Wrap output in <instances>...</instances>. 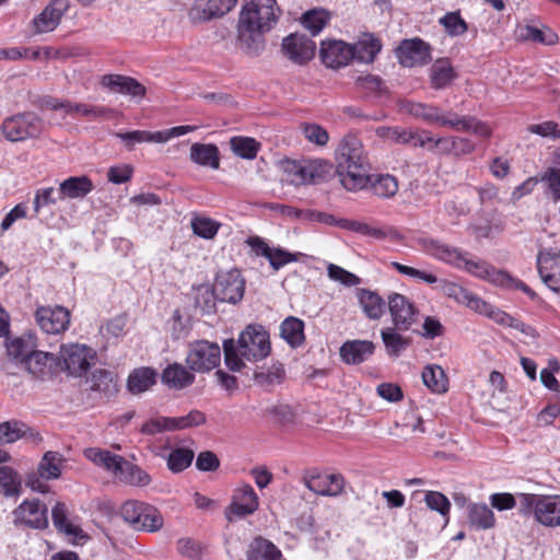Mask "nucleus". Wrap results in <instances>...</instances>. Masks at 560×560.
Listing matches in <instances>:
<instances>
[{
    "label": "nucleus",
    "mask_w": 560,
    "mask_h": 560,
    "mask_svg": "<svg viewBox=\"0 0 560 560\" xmlns=\"http://www.w3.org/2000/svg\"><path fill=\"white\" fill-rule=\"evenodd\" d=\"M281 14L276 0H252L242 7L237 21V42L249 55H259L266 46L265 34L278 23Z\"/></svg>",
    "instance_id": "nucleus-1"
},
{
    "label": "nucleus",
    "mask_w": 560,
    "mask_h": 560,
    "mask_svg": "<svg viewBox=\"0 0 560 560\" xmlns=\"http://www.w3.org/2000/svg\"><path fill=\"white\" fill-rule=\"evenodd\" d=\"M336 160L340 183L347 190L357 191L368 187L371 166L368 153L358 137H343L337 149Z\"/></svg>",
    "instance_id": "nucleus-2"
},
{
    "label": "nucleus",
    "mask_w": 560,
    "mask_h": 560,
    "mask_svg": "<svg viewBox=\"0 0 560 560\" xmlns=\"http://www.w3.org/2000/svg\"><path fill=\"white\" fill-rule=\"evenodd\" d=\"M270 351L269 334L260 325H248L241 332L237 345L233 339L223 342L224 362L233 372H240L245 366L243 359L256 362L267 358Z\"/></svg>",
    "instance_id": "nucleus-3"
},
{
    "label": "nucleus",
    "mask_w": 560,
    "mask_h": 560,
    "mask_svg": "<svg viewBox=\"0 0 560 560\" xmlns=\"http://www.w3.org/2000/svg\"><path fill=\"white\" fill-rule=\"evenodd\" d=\"M282 165L289 182L295 186L325 182L332 170V165L322 159L285 160Z\"/></svg>",
    "instance_id": "nucleus-4"
},
{
    "label": "nucleus",
    "mask_w": 560,
    "mask_h": 560,
    "mask_svg": "<svg viewBox=\"0 0 560 560\" xmlns=\"http://www.w3.org/2000/svg\"><path fill=\"white\" fill-rule=\"evenodd\" d=\"M221 361V348L217 342L195 340L188 343L186 364L195 373H208Z\"/></svg>",
    "instance_id": "nucleus-5"
},
{
    "label": "nucleus",
    "mask_w": 560,
    "mask_h": 560,
    "mask_svg": "<svg viewBox=\"0 0 560 560\" xmlns=\"http://www.w3.org/2000/svg\"><path fill=\"white\" fill-rule=\"evenodd\" d=\"M0 130L8 141L19 142L38 137L43 131V120L33 113L7 117Z\"/></svg>",
    "instance_id": "nucleus-6"
},
{
    "label": "nucleus",
    "mask_w": 560,
    "mask_h": 560,
    "mask_svg": "<svg viewBox=\"0 0 560 560\" xmlns=\"http://www.w3.org/2000/svg\"><path fill=\"white\" fill-rule=\"evenodd\" d=\"M302 482L310 491L322 497H337L345 489L342 475L320 472L317 468L304 470Z\"/></svg>",
    "instance_id": "nucleus-7"
},
{
    "label": "nucleus",
    "mask_w": 560,
    "mask_h": 560,
    "mask_svg": "<svg viewBox=\"0 0 560 560\" xmlns=\"http://www.w3.org/2000/svg\"><path fill=\"white\" fill-rule=\"evenodd\" d=\"M245 292V280L240 270L233 269L218 275L209 296H214L221 302L236 304L243 299Z\"/></svg>",
    "instance_id": "nucleus-8"
},
{
    "label": "nucleus",
    "mask_w": 560,
    "mask_h": 560,
    "mask_svg": "<svg viewBox=\"0 0 560 560\" xmlns=\"http://www.w3.org/2000/svg\"><path fill=\"white\" fill-rule=\"evenodd\" d=\"M13 516L16 525H24L34 529H45L49 524L48 509L38 499L24 500L15 508Z\"/></svg>",
    "instance_id": "nucleus-9"
},
{
    "label": "nucleus",
    "mask_w": 560,
    "mask_h": 560,
    "mask_svg": "<svg viewBox=\"0 0 560 560\" xmlns=\"http://www.w3.org/2000/svg\"><path fill=\"white\" fill-rule=\"evenodd\" d=\"M259 508V498L253 487L245 483L235 489L230 505L225 509V517L233 522L234 517L242 518L254 514Z\"/></svg>",
    "instance_id": "nucleus-10"
},
{
    "label": "nucleus",
    "mask_w": 560,
    "mask_h": 560,
    "mask_svg": "<svg viewBox=\"0 0 560 560\" xmlns=\"http://www.w3.org/2000/svg\"><path fill=\"white\" fill-rule=\"evenodd\" d=\"M60 357L69 374L81 376L89 371L95 352L84 345L71 343L61 347Z\"/></svg>",
    "instance_id": "nucleus-11"
},
{
    "label": "nucleus",
    "mask_w": 560,
    "mask_h": 560,
    "mask_svg": "<svg viewBox=\"0 0 560 560\" xmlns=\"http://www.w3.org/2000/svg\"><path fill=\"white\" fill-rule=\"evenodd\" d=\"M316 44L304 34L292 33L282 39L281 50L295 65H305L315 56Z\"/></svg>",
    "instance_id": "nucleus-12"
},
{
    "label": "nucleus",
    "mask_w": 560,
    "mask_h": 560,
    "mask_svg": "<svg viewBox=\"0 0 560 560\" xmlns=\"http://www.w3.org/2000/svg\"><path fill=\"white\" fill-rule=\"evenodd\" d=\"M396 57L402 67L423 66L431 60V47L418 37L404 39L396 49Z\"/></svg>",
    "instance_id": "nucleus-13"
},
{
    "label": "nucleus",
    "mask_w": 560,
    "mask_h": 560,
    "mask_svg": "<svg viewBox=\"0 0 560 560\" xmlns=\"http://www.w3.org/2000/svg\"><path fill=\"white\" fill-rule=\"evenodd\" d=\"M69 8V0H51L44 10L32 20L33 33L43 34L55 31L61 23Z\"/></svg>",
    "instance_id": "nucleus-14"
},
{
    "label": "nucleus",
    "mask_w": 560,
    "mask_h": 560,
    "mask_svg": "<svg viewBox=\"0 0 560 560\" xmlns=\"http://www.w3.org/2000/svg\"><path fill=\"white\" fill-rule=\"evenodd\" d=\"M388 310L398 330H408L416 323L419 314L415 304L399 293L388 295Z\"/></svg>",
    "instance_id": "nucleus-15"
},
{
    "label": "nucleus",
    "mask_w": 560,
    "mask_h": 560,
    "mask_svg": "<svg viewBox=\"0 0 560 560\" xmlns=\"http://www.w3.org/2000/svg\"><path fill=\"white\" fill-rule=\"evenodd\" d=\"M537 269L542 282L560 293V250L548 248L537 255Z\"/></svg>",
    "instance_id": "nucleus-16"
},
{
    "label": "nucleus",
    "mask_w": 560,
    "mask_h": 560,
    "mask_svg": "<svg viewBox=\"0 0 560 560\" xmlns=\"http://www.w3.org/2000/svg\"><path fill=\"white\" fill-rule=\"evenodd\" d=\"M35 319L42 330L56 335L68 329L70 313L62 306H39L35 312Z\"/></svg>",
    "instance_id": "nucleus-17"
},
{
    "label": "nucleus",
    "mask_w": 560,
    "mask_h": 560,
    "mask_svg": "<svg viewBox=\"0 0 560 560\" xmlns=\"http://www.w3.org/2000/svg\"><path fill=\"white\" fill-rule=\"evenodd\" d=\"M237 0H195L188 11V18L192 23L207 22L221 18L229 13Z\"/></svg>",
    "instance_id": "nucleus-18"
},
{
    "label": "nucleus",
    "mask_w": 560,
    "mask_h": 560,
    "mask_svg": "<svg viewBox=\"0 0 560 560\" xmlns=\"http://www.w3.org/2000/svg\"><path fill=\"white\" fill-rule=\"evenodd\" d=\"M19 440L37 445L42 443L43 438L36 429L21 420L11 419L0 422V445L13 444Z\"/></svg>",
    "instance_id": "nucleus-19"
},
{
    "label": "nucleus",
    "mask_w": 560,
    "mask_h": 560,
    "mask_svg": "<svg viewBox=\"0 0 560 560\" xmlns=\"http://www.w3.org/2000/svg\"><path fill=\"white\" fill-rule=\"evenodd\" d=\"M319 56L323 63L331 69L345 67L353 59L350 45L343 40L337 39L323 40Z\"/></svg>",
    "instance_id": "nucleus-20"
},
{
    "label": "nucleus",
    "mask_w": 560,
    "mask_h": 560,
    "mask_svg": "<svg viewBox=\"0 0 560 560\" xmlns=\"http://www.w3.org/2000/svg\"><path fill=\"white\" fill-rule=\"evenodd\" d=\"M419 244L428 255L455 268H462L466 252L433 238H420Z\"/></svg>",
    "instance_id": "nucleus-21"
},
{
    "label": "nucleus",
    "mask_w": 560,
    "mask_h": 560,
    "mask_svg": "<svg viewBox=\"0 0 560 560\" xmlns=\"http://www.w3.org/2000/svg\"><path fill=\"white\" fill-rule=\"evenodd\" d=\"M467 256L468 253H465L460 269L497 285H499V283H506L511 281V276L506 271L495 269L483 260L469 259Z\"/></svg>",
    "instance_id": "nucleus-22"
},
{
    "label": "nucleus",
    "mask_w": 560,
    "mask_h": 560,
    "mask_svg": "<svg viewBox=\"0 0 560 560\" xmlns=\"http://www.w3.org/2000/svg\"><path fill=\"white\" fill-rule=\"evenodd\" d=\"M57 363L58 358L55 354L38 351L34 348L22 368L34 377L44 380L52 375Z\"/></svg>",
    "instance_id": "nucleus-23"
},
{
    "label": "nucleus",
    "mask_w": 560,
    "mask_h": 560,
    "mask_svg": "<svg viewBox=\"0 0 560 560\" xmlns=\"http://www.w3.org/2000/svg\"><path fill=\"white\" fill-rule=\"evenodd\" d=\"M4 348L8 359L15 365L22 368L32 350L36 348V343L31 335L18 337L8 336L4 340Z\"/></svg>",
    "instance_id": "nucleus-24"
},
{
    "label": "nucleus",
    "mask_w": 560,
    "mask_h": 560,
    "mask_svg": "<svg viewBox=\"0 0 560 560\" xmlns=\"http://www.w3.org/2000/svg\"><path fill=\"white\" fill-rule=\"evenodd\" d=\"M101 84L109 90L133 97H143L145 88L136 79L121 74H105L101 79Z\"/></svg>",
    "instance_id": "nucleus-25"
},
{
    "label": "nucleus",
    "mask_w": 560,
    "mask_h": 560,
    "mask_svg": "<svg viewBox=\"0 0 560 560\" xmlns=\"http://www.w3.org/2000/svg\"><path fill=\"white\" fill-rule=\"evenodd\" d=\"M94 189L92 180L85 176H71L59 185V199H83Z\"/></svg>",
    "instance_id": "nucleus-26"
},
{
    "label": "nucleus",
    "mask_w": 560,
    "mask_h": 560,
    "mask_svg": "<svg viewBox=\"0 0 560 560\" xmlns=\"http://www.w3.org/2000/svg\"><path fill=\"white\" fill-rule=\"evenodd\" d=\"M375 346L369 340H349L340 348V357L347 364H360L370 358Z\"/></svg>",
    "instance_id": "nucleus-27"
},
{
    "label": "nucleus",
    "mask_w": 560,
    "mask_h": 560,
    "mask_svg": "<svg viewBox=\"0 0 560 560\" xmlns=\"http://www.w3.org/2000/svg\"><path fill=\"white\" fill-rule=\"evenodd\" d=\"M84 456L94 465L104 468L106 471L117 476L125 464V458L120 455L110 453L108 450L100 447H89L84 451Z\"/></svg>",
    "instance_id": "nucleus-28"
},
{
    "label": "nucleus",
    "mask_w": 560,
    "mask_h": 560,
    "mask_svg": "<svg viewBox=\"0 0 560 560\" xmlns=\"http://www.w3.org/2000/svg\"><path fill=\"white\" fill-rule=\"evenodd\" d=\"M536 521L548 527L560 526V495H542L538 503Z\"/></svg>",
    "instance_id": "nucleus-29"
},
{
    "label": "nucleus",
    "mask_w": 560,
    "mask_h": 560,
    "mask_svg": "<svg viewBox=\"0 0 560 560\" xmlns=\"http://www.w3.org/2000/svg\"><path fill=\"white\" fill-rule=\"evenodd\" d=\"M195 372L180 363H172L163 370L162 381L171 388L183 389L195 382Z\"/></svg>",
    "instance_id": "nucleus-30"
},
{
    "label": "nucleus",
    "mask_w": 560,
    "mask_h": 560,
    "mask_svg": "<svg viewBox=\"0 0 560 560\" xmlns=\"http://www.w3.org/2000/svg\"><path fill=\"white\" fill-rule=\"evenodd\" d=\"M189 158L197 165L218 170L220 167V152L213 143H194L190 147Z\"/></svg>",
    "instance_id": "nucleus-31"
},
{
    "label": "nucleus",
    "mask_w": 560,
    "mask_h": 560,
    "mask_svg": "<svg viewBox=\"0 0 560 560\" xmlns=\"http://www.w3.org/2000/svg\"><path fill=\"white\" fill-rule=\"evenodd\" d=\"M368 186L374 196L381 199L393 198L399 188L398 179L390 174L368 173Z\"/></svg>",
    "instance_id": "nucleus-32"
},
{
    "label": "nucleus",
    "mask_w": 560,
    "mask_h": 560,
    "mask_svg": "<svg viewBox=\"0 0 560 560\" xmlns=\"http://www.w3.org/2000/svg\"><path fill=\"white\" fill-rule=\"evenodd\" d=\"M357 298L368 318L375 320L384 315L386 303L376 292L361 288L357 290Z\"/></svg>",
    "instance_id": "nucleus-33"
},
{
    "label": "nucleus",
    "mask_w": 560,
    "mask_h": 560,
    "mask_svg": "<svg viewBox=\"0 0 560 560\" xmlns=\"http://www.w3.org/2000/svg\"><path fill=\"white\" fill-rule=\"evenodd\" d=\"M280 549L262 536L255 537L248 545L246 560H280Z\"/></svg>",
    "instance_id": "nucleus-34"
},
{
    "label": "nucleus",
    "mask_w": 560,
    "mask_h": 560,
    "mask_svg": "<svg viewBox=\"0 0 560 560\" xmlns=\"http://www.w3.org/2000/svg\"><path fill=\"white\" fill-rule=\"evenodd\" d=\"M353 59L362 62H373L382 49L381 40L373 34H363L355 44L350 45Z\"/></svg>",
    "instance_id": "nucleus-35"
},
{
    "label": "nucleus",
    "mask_w": 560,
    "mask_h": 560,
    "mask_svg": "<svg viewBox=\"0 0 560 560\" xmlns=\"http://www.w3.org/2000/svg\"><path fill=\"white\" fill-rule=\"evenodd\" d=\"M517 36L523 40H529L547 46L556 45L559 40L558 35L546 25H542L541 27L530 24L518 25Z\"/></svg>",
    "instance_id": "nucleus-36"
},
{
    "label": "nucleus",
    "mask_w": 560,
    "mask_h": 560,
    "mask_svg": "<svg viewBox=\"0 0 560 560\" xmlns=\"http://www.w3.org/2000/svg\"><path fill=\"white\" fill-rule=\"evenodd\" d=\"M467 520L469 525L476 529H490L495 525L494 514L485 503H469Z\"/></svg>",
    "instance_id": "nucleus-37"
},
{
    "label": "nucleus",
    "mask_w": 560,
    "mask_h": 560,
    "mask_svg": "<svg viewBox=\"0 0 560 560\" xmlns=\"http://www.w3.org/2000/svg\"><path fill=\"white\" fill-rule=\"evenodd\" d=\"M280 336L292 347H301L305 341L304 322L298 317H287L280 326Z\"/></svg>",
    "instance_id": "nucleus-38"
},
{
    "label": "nucleus",
    "mask_w": 560,
    "mask_h": 560,
    "mask_svg": "<svg viewBox=\"0 0 560 560\" xmlns=\"http://www.w3.org/2000/svg\"><path fill=\"white\" fill-rule=\"evenodd\" d=\"M65 457L59 452L48 451L38 464V476L46 480L58 479L61 476Z\"/></svg>",
    "instance_id": "nucleus-39"
},
{
    "label": "nucleus",
    "mask_w": 560,
    "mask_h": 560,
    "mask_svg": "<svg viewBox=\"0 0 560 560\" xmlns=\"http://www.w3.org/2000/svg\"><path fill=\"white\" fill-rule=\"evenodd\" d=\"M115 478L120 482L133 487H145L152 480L151 476L145 470L127 459H125V464L121 465V469L117 472Z\"/></svg>",
    "instance_id": "nucleus-40"
},
{
    "label": "nucleus",
    "mask_w": 560,
    "mask_h": 560,
    "mask_svg": "<svg viewBox=\"0 0 560 560\" xmlns=\"http://www.w3.org/2000/svg\"><path fill=\"white\" fill-rule=\"evenodd\" d=\"M22 493L20 474L10 466H0V494L5 498L19 497Z\"/></svg>",
    "instance_id": "nucleus-41"
},
{
    "label": "nucleus",
    "mask_w": 560,
    "mask_h": 560,
    "mask_svg": "<svg viewBox=\"0 0 560 560\" xmlns=\"http://www.w3.org/2000/svg\"><path fill=\"white\" fill-rule=\"evenodd\" d=\"M331 14L323 8H314L304 12L300 19L302 26L313 36L318 35L329 23Z\"/></svg>",
    "instance_id": "nucleus-42"
},
{
    "label": "nucleus",
    "mask_w": 560,
    "mask_h": 560,
    "mask_svg": "<svg viewBox=\"0 0 560 560\" xmlns=\"http://www.w3.org/2000/svg\"><path fill=\"white\" fill-rule=\"evenodd\" d=\"M156 373L151 368L136 369L128 377L127 387L137 395L148 390L155 384Z\"/></svg>",
    "instance_id": "nucleus-43"
},
{
    "label": "nucleus",
    "mask_w": 560,
    "mask_h": 560,
    "mask_svg": "<svg viewBox=\"0 0 560 560\" xmlns=\"http://www.w3.org/2000/svg\"><path fill=\"white\" fill-rule=\"evenodd\" d=\"M400 109L416 118H420L429 124L438 125L441 109L433 105L404 101L400 103Z\"/></svg>",
    "instance_id": "nucleus-44"
},
{
    "label": "nucleus",
    "mask_w": 560,
    "mask_h": 560,
    "mask_svg": "<svg viewBox=\"0 0 560 560\" xmlns=\"http://www.w3.org/2000/svg\"><path fill=\"white\" fill-rule=\"evenodd\" d=\"M455 78L456 73L448 60H436L430 69L431 85L436 90L445 89Z\"/></svg>",
    "instance_id": "nucleus-45"
},
{
    "label": "nucleus",
    "mask_w": 560,
    "mask_h": 560,
    "mask_svg": "<svg viewBox=\"0 0 560 560\" xmlns=\"http://www.w3.org/2000/svg\"><path fill=\"white\" fill-rule=\"evenodd\" d=\"M423 384L433 393L443 394L447 390L448 378L444 370L436 365H427L422 371Z\"/></svg>",
    "instance_id": "nucleus-46"
},
{
    "label": "nucleus",
    "mask_w": 560,
    "mask_h": 560,
    "mask_svg": "<svg viewBox=\"0 0 560 560\" xmlns=\"http://www.w3.org/2000/svg\"><path fill=\"white\" fill-rule=\"evenodd\" d=\"M51 518L54 526L59 533H63L67 536H79L81 528L73 525L68 520V509L63 502H57L51 510Z\"/></svg>",
    "instance_id": "nucleus-47"
},
{
    "label": "nucleus",
    "mask_w": 560,
    "mask_h": 560,
    "mask_svg": "<svg viewBox=\"0 0 560 560\" xmlns=\"http://www.w3.org/2000/svg\"><path fill=\"white\" fill-rule=\"evenodd\" d=\"M396 329V327H388L381 331L383 343L390 357H399L410 345V339L398 334Z\"/></svg>",
    "instance_id": "nucleus-48"
},
{
    "label": "nucleus",
    "mask_w": 560,
    "mask_h": 560,
    "mask_svg": "<svg viewBox=\"0 0 560 560\" xmlns=\"http://www.w3.org/2000/svg\"><path fill=\"white\" fill-rule=\"evenodd\" d=\"M231 150L242 159L254 160L257 156L260 144L254 138L232 137L230 140Z\"/></svg>",
    "instance_id": "nucleus-49"
},
{
    "label": "nucleus",
    "mask_w": 560,
    "mask_h": 560,
    "mask_svg": "<svg viewBox=\"0 0 560 560\" xmlns=\"http://www.w3.org/2000/svg\"><path fill=\"white\" fill-rule=\"evenodd\" d=\"M541 182L547 186V196L557 202L560 200V153L557 154L556 166L548 167L541 175Z\"/></svg>",
    "instance_id": "nucleus-50"
},
{
    "label": "nucleus",
    "mask_w": 560,
    "mask_h": 560,
    "mask_svg": "<svg viewBox=\"0 0 560 560\" xmlns=\"http://www.w3.org/2000/svg\"><path fill=\"white\" fill-rule=\"evenodd\" d=\"M355 85L365 93L366 96L381 97L387 93L384 81L374 74L360 75L355 79Z\"/></svg>",
    "instance_id": "nucleus-51"
},
{
    "label": "nucleus",
    "mask_w": 560,
    "mask_h": 560,
    "mask_svg": "<svg viewBox=\"0 0 560 560\" xmlns=\"http://www.w3.org/2000/svg\"><path fill=\"white\" fill-rule=\"evenodd\" d=\"M194 456V451L185 447H177L173 450L167 457V468L172 472H180L191 465Z\"/></svg>",
    "instance_id": "nucleus-52"
},
{
    "label": "nucleus",
    "mask_w": 560,
    "mask_h": 560,
    "mask_svg": "<svg viewBox=\"0 0 560 560\" xmlns=\"http://www.w3.org/2000/svg\"><path fill=\"white\" fill-rule=\"evenodd\" d=\"M139 521L144 525L140 530L145 532H158L163 527L164 523L161 513L154 506L144 502H142V508L140 509Z\"/></svg>",
    "instance_id": "nucleus-53"
},
{
    "label": "nucleus",
    "mask_w": 560,
    "mask_h": 560,
    "mask_svg": "<svg viewBox=\"0 0 560 560\" xmlns=\"http://www.w3.org/2000/svg\"><path fill=\"white\" fill-rule=\"evenodd\" d=\"M456 131H470L476 136L482 138H489L492 133L491 128L483 121L477 119L474 116L465 115L462 116L458 120V127L455 128Z\"/></svg>",
    "instance_id": "nucleus-54"
},
{
    "label": "nucleus",
    "mask_w": 560,
    "mask_h": 560,
    "mask_svg": "<svg viewBox=\"0 0 560 560\" xmlns=\"http://www.w3.org/2000/svg\"><path fill=\"white\" fill-rule=\"evenodd\" d=\"M284 368L283 364L277 362L273 363L268 370L259 371L255 373V381L257 384L261 386H272L275 384H280L284 378Z\"/></svg>",
    "instance_id": "nucleus-55"
},
{
    "label": "nucleus",
    "mask_w": 560,
    "mask_h": 560,
    "mask_svg": "<svg viewBox=\"0 0 560 560\" xmlns=\"http://www.w3.org/2000/svg\"><path fill=\"white\" fill-rule=\"evenodd\" d=\"M142 502L137 500H128L120 506V515L126 523H128L133 529L140 530L143 523L139 521L140 509Z\"/></svg>",
    "instance_id": "nucleus-56"
},
{
    "label": "nucleus",
    "mask_w": 560,
    "mask_h": 560,
    "mask_svg": "<svg viewBox=\"0 0 560 560\" xmlns=\"http://www.w3.org/2000/svg\"><path fill=\"white\" fill-rule=\"evenodd\" d=\"M165 431H174L172 417L151 418L140 428V433L144 435H155Z\"/></svg>",
    "instance_id": "nucleus-57"
},
{
    "label": "nucleus",
    "mask_w": 560,
    "mask_h": 560,
    "mask_svg": "<svg viewBox=\"0 0 560 560\" xmlns=\"http://www.w3.org/2000/svg\"><path fill=\"white\" fill-rule=\"evenodd\" d=\"M424 502L429 509L439 512L448 521L451 502L443 493L439 491H427Z\"/></svg>",
    "instance_id": "nucleus-58"
},
{
    "label": "nucleus",
    "mask_w": 560,
    "mask_h": 560,
    "mask_svg": "<svg viewBox=\"0 0 560 560\" xmlns=\"http://www.w3.org/2000/svg\"><path fill=\"white\" fill-rule=\"evenodd\" d=\"M174 431L195 428L203 424L207 420L206 415L197 409L189 411L186 416L172 417Z\"/></svg>",
    "instance_id": "nucleus-59"
},
{
    "label": "nucleus",
    "mask_w": 560,
    "mask_h": 560,
    "mask_svg": "<svg viewBox=\"0 0 560 560\" xmlns=\"http://www.w3.org/2000/svg\"><path fill=\"white\" fill-rule=\"evenodd\" d=\"M300 256H302L301 253H291L281 247H272L267 259L273 270H279L290 262L298 261Z\"/></svg>",
    "instance_id": "nucleus-60"
},
{
    "label": "nucleus",
    "mask_w": 560,
    "mask_h": 560,
    "mask_svg": "<svg viewBox=\"0 0 560 560\" xmlns=\"http://www.w3.org/2000/svg\"><path fill=\"white\" fill-rule=\"evenodd\" d=\"M446 33L451 36L463 35L467 31V24L458 12H448L440 19Z\"/></svg>",
    "instance_id": "nucleus-61"
},
{
    "label": "nucleus",
    "mask_w": 560,
    "mask_h": 560,
    "mask_svg": "<svg viewBox=\"0 0 560 560\" xmlns=\"http://www.w3.org/2000/svg\"><path fill=\"white\" fill-rule=\"evenodd\" d=\"M327 273L331 280L340 282L346 287H354L361 283V279L357 275L335 264L328 265Z\"/></svg>",
    "instance_id": "nucleus-62"
},
{
    "label": "nucleus",
    "mask_w": 560,
    "mask_h": 560,
    "mask_svg": "<svg viewBox=\"0 0 560 560\" xmlns=\"http://www.w3.org/2000/svg\"><path fill=\"white\" fill-rule=\"evenodd\" d=\"M413 133L415 130L412 129L388 127L383 129L382 136H384L387 140L393 141L395 143L412 145L415 140Z\"/></svg>",
    "instance_id": "nucleus-63"
},
{
    "label": "nucleus",
    "mask_w": 560,
    "mask_h": 560,
    "mask_svg": "<svg viewBox=\"0 0 560 560\" xmlns=\"http://www.w3.org/2000/svg\"><path fill=\"white\" fill-rule=\"evenodd\" d=\"M219 226L209 218H196L191 221L194 233L203 238H212L218 233Z\"/></svg>",
    "instance_id": "nucleus-64"
}]
</instances>
